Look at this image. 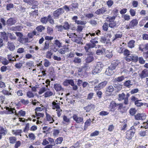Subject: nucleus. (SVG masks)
<instances>
[{
  "instance_id": "1",
  "label": "nucleus",
  "mask_w": 148,
  "mask_h": 148,
  "mask_svg": "<svg viewBox=\"0 0 148 148\" xmlns=\"http://www.w3.org/2000/svg\"><path fill=\"white\" fill-rule=\"evenodd\" d=\"M5 109L8 110V114H11L15 113V115L18 117L24 116L25 114V112L22 110H20L18 111V113H17L16 112V111L14 108H12L6 107H5Z\"/></svg>"
},
{
  "instance_id": "2",
  "label": "nucleus",
  "mask_w": 148,
  "mask_h": 148,
  "mask_svg": "<svg viewBox=\"0 0 148 148\" xmlns=\"http://www.w3.org/2000/svg\"><path fill=\"white\" fill-rule=\"evenodd\" d=\"M118 61L114 60L112 62L110 66L106 70V73L108 75H110L113 73L112 71L115 69L116 66L118 65Z\"/></svg>"
},
{
  "instance_id": "3",
  "label": "nucleus",
  "mask_w": 148,
  "mask_h": 148,
  "mask_svg": "<svg viewBox=\"0 0 148 148\" xmlns=\"http://www.w3.org/2000/svg\"><path fill=\"white\" fill-rule=\"evenodd\" d=\"M62 46V43L59 40L56 39L53 42V45L51 46V49L54 51H57Z\"/></svg>"
},
{
  "instance_id": "4",
  "label": "nucleus",
  "mask_w": 148,
  "mask_h": 148,
  "mask_svg": "<svg viewBox=\"0 0 148 148\" xmlns=\"http://www.w3.org/2000/svg\"><path fill=\"white\" fill-rule=\"evenodd\" d=\"M138 23V21L136 19H132L128 25H126L125 28L127 29H133L136 26Z\"/></svg>"
},
{
  "instance_id": "5",
  "label": "nucleus",
  "mask_w": 148,
  "mask_h": 148,
  "mask_svg": "<svg viewBox=\"0 0 148 148\" xmlns=\"http://www.w3.org/2000/svg\"><path fill=\"white\" fill-rule=\"evenodd\" d=\"M84 49L86 52V55H90L92 54V44L90 43H86L84 46Z\"/></svg>"
},
{
  "instance_id": "6",
  "label": "nucleus",
  "mask_w": 148,
  "mask_h": 148,
  "mask_svg": "<svg viewBox=\"0 0 148 148\" xmlns=\"http://www.w3.org/2000/svg\"><path fill=\"white\" fill-rule=\"evenodd\" d=\"M125 59L128 62L132 61L133 62L136 63L138 61V58L137 56L132 55L129 57H125Z\"/></svg>"
},
{
  "instance_id": "7",
  "label": "nucleus",
  "mask_w": 148,
  "mask_h": 148,
  "mask_svg": "<svg viewBox=\"0 0 148 148\" xmlns=\"http://www.w3.org/2000/svg\"><path fill=\"white\" fill-rule=\"evenodd\" d=\"M72 117L73 120L77 123H82L83 122V117L79 116L78 114H73Z\"/></svg>"
},
{
  "instance_id": "8",
  "label": "nucleus",
  "mask_w": 148,
  "mask_h": 148,
  "mask_svg": "<svg viewBox=\"0 0 148 148\" xmlns=\"http://www.w3.org/2000/svg\"><path fill=\"white\" fill-rule=\"evenodd\" d=\"M75 33L72 34L71 35V37L69 36V38H71V40L76 43L78 44H80L81 42V38L77 36V35H75Z\"/></svg>"
},
{
  "instance_id": "9",
  "label": "nucleus",
  "mask_w": 148,
  "mask_h": 148,
  "mask_svg": "<svg viewBox=\"0 0 148 148\" xmlns=\"http://www.w3.org/2000/svg\"><path fill=\"white\" fill-rule=\"evenodd\" d=\"M103 64L101 62H97L95 66V68L93 70V73H97L100 71L102 67Z\"/></svg>"
},
{
  "instance_id": "10",
  "label": "nucleus",
  "mask_w": 148,
  "mask_h": 148,
  "mask_svg": "<svg viewBox=\"0 0 148 148\" xmlns=\"http://www.w3.org/2000/svg\"><path fill=\"white\" fill-rule=\"evenodd\" d=\"M135 132L130 129L126 132L125 137L128 140H131L134 136Z\"/></svg>"
},
{
  "instance_id": "11",
  "label": "nucleus",
  "mask_w": 148,
  "mask_h": 148,
  "mask_svg": "<svg viewBox=\"0 0 148 148\" xmlns=\"http://www.w3.org/2000/svg\"><path fill=\"white\" fill-rule=\"evenodd\" d=\"M108 83L107 81H104L99 84L98 85L96 86L94 88V90L95 91L97 90H100L102 88L105 87Z\"/></svg>"
},
{
  "instance_id": "12",
  "label": "nucleus",
  "mask_w": 148,
  "mask_h": 148,
  "mask_svg": "<svg viewBox=\"0 0 148 148\" xmlns=\"http://www.w3.org/2000/svg\"><path fill=\"white\" fill-rule=\"evenodd\" d=\"M100 41L101 42L106 44L107 45H110L111 43L110 40L109 38H107V37L105 36H101L100 39Z\"/></svg>"
},
{
  "instance_id": "13",
  "label": "nucleus",
  "mask_w": 148,
  "mask_h": 148,
  "mask_svg": "<svg viewBox=\"0 0 148 148\" xmlns=\"http://www.w3.org/2000/svg\"><path fill=\"white\" fill-rule=\"evenodd\" d=\"M135 119L137 120H144L146 118V115L144 113H138L134 116Z\"/></svg>"
},
{
  "instance_id": "14",
  "label": "nucleus",
  "mask_w": 148,
  "mask_h": 148,
  "mask_svg": "<svg viewBox=\"0 0 148 148\" xmlns=\"http://www.w3.org/2000/svg\"><path fill=\"white\" fill-rule=\"evenodd\" d=\"M64 12L63 9L60 8L57 9L53 12V15L55 18H58L60 15Z\"/></svg>"
},
{
  "instance_id": "15",
  "label": "nucleus",
  "mask_w": 148,
  "mask_h": 148,
  "mask_svg": "<svg viewBox=\"0 0 148 148\" xmlns=\"http://www.w3.org/2000/svg\"><path fill=\"white\" fill-rule=\"evenodd\" d=\"M6 47L10 51H13L15 49V47L14 44L11 41H8L7 43Z\"/></svg>"
},
{
  "instance_id": "16",
  "label": "nucleus",
  "mask_w": 148,
  "mask_h": 148,
  "mask_svg": "<svg viewBox=\"0 0 148 148\" xmlns=\"http://www.w3.org/2000/svg\"><path fill=\"white\" fill-rule=\"evenodd\" d=\"M139 75L142 79L148 77V70L147 69H145L143 70L141 72L140 74H139Z\"/></svg>"
},
{
  "instance_id": "17",
  "label": "nucleus",
  "mask_w": 148,
  "mask_h": 148,
  "mask_svg": "<svg viewBox=\"0 0 148 148\" xmlns=\"http://www.w3.org/2000/svg\"><path fill=\"white\" fill-rule=\"evenodd\" d=\"M107 11V8L105 7H103L97 9L95 13L98 15L103 14L106 12Z\"/></svg>"
},
{
  "instance_id": "18",
  "label": "nucleus",
  "mask_w": 148,
  "mask_h": 148,
  "mask_svg": "<svg viewBox=\"0 0 148 148\" xmlns=\"http://www.w3.org/2000/svg\"><path fill=\"white\" fill-rule=\"evenodd\" d=\"M117 104L114 101H112L109 106V108L111 111H114L116 110V107L117 106Z\"/></svg>"
},
{
  "instance_id": "19",
  "label": "nucleus",
  "mask_w": 148,
  "mask_h": 148,
  "mask_svg": "<svg viewBox=\"0 0 148 148\" xmlns=\"http://www.w3.org/2000/svg\"><path fill=\"white\" fill-rule=\"evenodd\" d=\"M0 36L1 38H2L4 41L5 42H8V34H7L5 32L1 33Z\"/></svg>"
},
{
  "instance_id": "20",
  "label": "nucleus",
  "mask_w": 148,
  "mask_h": 148,
  "mask_svg": "<svg viewBox=\"0 0 148 148\" xmlns=\"http://www.w3.org/2000/svg\"><path fill=\"white\" fill-rule=\"evenodd\" d=\"M114 88L113 86L110 85L106 88V93L108 95H111L112 92L114 91Z\"/></svg>"
},
{
  "instance_id": "21",
  "label": "nucleus",
  "mask_w": 148,
  "mask_h": 148,
  "mask_svg": "<svg viewBox=\"0 0 148 148\" xmlns=\"http://www.w3.org/2000/svg\"><path fill=\"white\" fill-rule=\"evenodd\" d=\"M74 82L73 79H66L63 83V85L65 86H67L69 85H70L71 86L74 85Z\"/></svg>"
},
{
  "instance_id": "22",
  "label": "nucleus",
  "mask_w": 148,
  "mask_h": 148,
  "mask_svg": "<svg viewBox=\"0 0 148 148\" xmlns=\"http://www.w3.org/2000/svg\"><path fill=\"white\" fill-rule=\"evenodd\" d=\"M46 116L47 121L49 122L50 123H52L54 122V120L53 118L47 112L46 113Z\"/></svg>"
},
{
  "instance_id": "23",
  "label": "nucleus",
  "mask_w": 148,
  "mask_h": 148,
  "mask_svg": "<svg viewBox=\"0 0 148 148\" xmlns=\"http://www.w3.org/2000/svg\"><path fill=\"white\" fill-rule=\"evenodd\" d=\"M78 3L76 1L72 2V4L69 5V7L72 10H73L78 7Z\"/></svg>"
},
{
  "instance_id": "24",
  "label": "nucleus",
  "mask_w": 148,
  "mask_h": 148,
  "mask_svg": "<svg viewBox=\"0 0 148 148\" xmlns=\"http://www.w3.org/2000/svg\"><path fill=\"white\" fill-rule=\"evenodd\" d=\"M122 123L121 130V131H125L127 129V120L126 119L124 120Z\"/></svg>"
},
{
  "instance_id": "25",
  "label": "nucleus",
  "mask_w": 148,
  "mask_h": 148,
  "mask_svg": "<svg viewBox=\"0 0 148 148\" xmlns=\"http://www.w3.org/2000/svg\"><path fill=\"white\" fill-rule=\"evenodd\" d=\"M54 88L55 90L57 91L63 90L60 84H55L54 85Z\"/></svg>"
},
{
  "instance_id": "26",
  "label": "nucleus",
  "mask_w": 148,
  "mask_h": 148,
  "mask_svg": "<svg viewBox=\"0 0 148 148\" xmlns=\"http://www.w3.org/2000/svg\"><path fill=\"white\" fill-rule=\"evenodd\" d=\"M16 22L15 19L11 18L8 19L7 21V23L8 25H12L14 24Z\"/></svg>"
},
{
  "instance_id": "27",
  "label": "nucleus",
  "mask_w": 148,
  "mask_h": 148,
  "mask_svg": "<svg viewBox=\"0 0 148 148\" xmlns=\"http://www.w3.org/2000/svg\"><path fill=\"white\" fill-rule=\"evenodd\" d=\"M60 103H56L55 101H53L52 103V108L54 110L60 109Z\"/></svg>"
},
{
  "instance_id": "28",
  "label": "nucleus",
  "mask_w": 148,
  "mask_h": 148,
  "mask_svg": "<svg viewBox=\"0 0 148 148\" xmlns=\"http://www.w3.org/2000/svg\"><path fill=\"white\" fill-rule=\"evenodd\" d=\"M7 133V130L5 127L0 126V134L4 136Z\"/></svg>"
},
{
  "instance_id": "29",
  "label": "nucleus",
  "mask_w": 148,
  "mask_h": 148,
  "mask_svg": "<svg viewBox=\"0 0 148 148\" xmlns=\"http://www.w3.org/2000/svg\"><path fill=\"white\" fill-rule=\"evenodd\" d=\"M98 39V38H97L96 37L94 39H93V40H94V41H93V48H99L101 46L98 44V41L97 40H95Z\"/></svg>"
},
{
  "instance_id": "30",
  "label": "nucleus",
  "mask_w": 148,
  "mask_h": 148,
  "mask_svg": "<svg viewBox=\"0 0 148 148\" xmlns=\"http://www.w3.org/2000/svg\"><path fill=\"white\" fill-rule=\"evenodd\" d=\"M19 41L20 43L24 44L28 42V39L27 37H22L20 38H19Z\"/></svg>"
},
{
  "instance_id": "31",
  "label": "nucleus",
  "mask_w": 148,
  "mask_h": 148,
  "mask_svg": "<svg viewBox=\"0 0 148 148\" xmlns=\"http://www.w3.org/2000/svg\"><path fill=\"white\" fill-rule=\"evenodd\" d=\"M135 41L133 40H130L127 43L128 47L130 48H134L135 46Z\"/></svg>"
},
{
  "instance_id": "32",
  "label": "nucleus",
  "mask_w": 148,
  "mask_h": 148,
  "mask_svg": "<svg viewBox=\"0 0 148 148\" xmlns=\"http://www.w3.org/2000/svg\"><path fill=\"white\" fill-rule=\"evenodd\" d=\"M124 85L127 88H130L133 85V84L132 83L130 80H128L124 82Z\"/></svg>"
},
{
  "instance_id": "33",
  "label": "nucleus",
  "mask_w": 148,
  "mask_h": 148,
  "mask_svg": "<svg viewBox=\"0 0 148 148\" xmlns=\"http://www.w3.org/2000/svg\"><path fill=\"white\" fill-rule=\"evenodd\" d=\"M87 57L86 59V63H90L92 61V54L90 55H86Z\"/></svg>"
},
{
  "instance_id": "34",
  "label": "nucleus",
  "mask_w": 148,
  "mask_h": 148,
  "mask_svg": "<svg viewBox=\"0 0 148 148\" xmlns=\"http://www.w3.org/2000/svg\"><path fill=\"white\" fill-rule=\"evenodd\" d=\"M118 99L119 101H122L123 100H125V95L123 93L119 95Z\"/></svg>"
},
{
  "instance_id": "35",
  "label": "nucleus",
  "mask_w": 148,
  "mask_h": 148,
  "mask_svg": "<svg viewBox=\"0 0 148 148\" xmlns=\"http://www.w3.org/2000/svg\"><path fill=\"white\" fill-rule=\"evenodd\" d=\"M91 120L90 119H88L85 123V125L84 127V130H86L87 127L89 126L90 124Z\"/></svg>"
},
{
  "instance_id": "36",
  "label": "nucleus",
  "mask_w": 148,
  "mask_h": 148,
  "mask_svg": "<svg viewBox=\"0 0 148 148\" xmlns=\"http://www.w3.org/2000/svg\"><path fill=\"white\" fill-rule=\"evenodd\" d=\"M35 113L36 116L35 115H33V117L35 118L36 117H37V119H39L40 117H43L44 116V114L43 113L37 112H35Z\"/></svg>"
},
{
  "instance_id": "37",
  "label": "nucleus",
  "mask_w": 148,
  "mask_h": 148,
  "mask_svg": "<svg viewBox=\"0 0 148 148\" xmlns=\"http://www.w3.org/2000/svg\"><path fill=\"white\" fill-rule=\"evenodd\" d=\"M8 37L11 40H15L16 39V37L14 34L11 33H8Z\"/></svg>"
},
{
  "instance_id": "38",
  "label": "nucleus",
  "mask_w": 148,
  "mask_h": 148,
  "mask_svg": "<svg viewBox=\"0 0 148 148\" xmlns=\"http://www.w3.org/2000/svg\"><path fill=\"white\" fill-rule=\"evenodd\" d=\"M48 21V18L46 16L42 17L40 19V21L43 24H46Z\"/></svg>"
},
{
  "instance_id": "39",
  "label": "nucleus",
  "mask_w": 148,
  "mask_h": 148,
  "mask_svg": "<svg viewBox=\"0 0 148 148\" xmlns=\"http://www.w3.org/2000/svg\"><path fill=\"white\" fill-rule=\"evenodd\" d=\"M63 140V138L62 137H60L57 138L55 141V144H60Z\"/></svg>"
},
{
  "instance_id": "40",
  "label": "nucleus",
  "mask_w": 148,
  "mask_h": 148,
  "mask_svg": "<svg viewBox=\"0 0 148 148\" xmlns=\"http://www.w3.org/2000/svg\"><path fill=\"white\" fill-rule=\"evenodd\" d=\"M130 95L129 93H127L125 95V99L123 102L124 104L127 105L129 103L128 98L130 97Z\"/></svg>"
},
{
  "instance_id": "41",
  "label": "nucleus",
  "mask_w": 148,
  "mask_h": 148,
  "mask_svg": "<svg viewBox=\"0 0 148 148\" xmlns=\"http://www.w3.org/2000/svg\"><path fill=\"white\" fill-rule=\"evenodd\" d=\"M53 95V92L49 90L47 91L44 94V96L45 97H47L52 96Z\"/></svg>"
},
{
  "instance_id": "42",
  "label": "nucleus",
  "mask_w": 148,
  "mask_h": 148,
  "mask_svg": "<svg viewBox=\"0 0 148 148\" xmlns=\"http://www.w3.org/2000/svg\"><path fill=\"white\" fill-rule=\"evenodd\" d=\"M50 90L49 88H46L45 87H42L40 88L39 92V94L40 95H41L45 92L47 91V90Z\"/></svg>"
},
{
  "instance_id": "43",
  "label": "nucleus",
  "mask_w": 148,
  "mask_h": 148,
  "mask_svg": "<svg viewBox=\"0 0 148 148\" xmlns=\"http://www.w3.org/2000/svg\"><path fill=\"white\" fill-rule=\"evenodd\" d=\"M108 23L106 22L104 23L102 26L103 30L106 32L107 31L108 28Z\"/></svg>"
},
{
  "instance_id": "44",
  "label": "nucleus",
  "mask_w": 148,
  "mask_h": 148,
  "mask_svg": "<svg viewBox=\"0 0 148 148\" xmlns=\"http://www.w3.org/2000/svg\"><path fill=\"white\" fill-rule=\"evenodd\" d=\"M122 36L123 35L121 32H120L119 33H118L116 34L115 35V37L113 40V41L116 40L118 38H121L122 37Z\"/></svg>"
},
{
  "instance_id": "45",
  "label": "nucleus",
  "mask_w": 148,
  "mask_h": 148,
  "mask_svg": "<svg viewBox=\"0 0 148 148\" xmlns=\"http://www.w3.org/2000/svg\"><path fill=\"white\" fill-rule=\"evenodd\" d=\"M129 112L131 116H134L136 112V110L135 108H132L130 109L129 110Z\"/></svg>"
},
{
  "instance_id": "46",
  "label": "nucleus",
  "mask_w": 148,
  "mask_h": 148,
  "mask_svg": "<svg viewBox=\"0 0 148 148\" xmlns=\"http://www.w3.org/2000/svg\"><path fill=\"white\" fill-rule=\"evenodd\" d=\"M9 140L10 143L14 144L15 143L16 140V138L15 137L12 136L9 138Z\"/></svg>"
},
{
  "instance_id": "47",
  "label": "nucleus",
  "mask_w": 148,
  "mask_h": 148,
  "mask_svg": "<svg viewBox=\"0 0 148 148\" xmlns=\"http://www.w3.org/2000/svg\"><path fill=\"white\" fill-rule=\"evenodd\" d=\"M115 16H113L112 17H107V21L110 22H114V21L116 18Z\"/></svg>"
},
{
  "instance_id": "48",
  "label": "nucleus",
  "mask_w": 148,
  "mask_h": 148,
  "mask_svg": "<svg viewBox=\"0 0 148 148\" xmlns=\"http://www.w3.org/2000/svg\"><path fill=\"white\" fill-rule=\"evenodd\" d=\"M63 26L65 30H68L69 29L70 25L66 21L64 23V25Z\"/></svg>"
},
{
  "instance_id": "49",
  "label": "nucleus",
  "mask_w": 148,
  "mask_h": 148,
  "mask_svg": "<svg viewBox=\"0 0 148 148\" xmlns=\"http://www.w3.org/2000/svg\"><path fill=\"white\" fill-rule=\"evenodd\" d=\"M47 140L51 145L54 146L55 145V142L53 138L49 137L47 138Z\"/></svg>"
},
{
  "instance_id": "50",
  "label": "nucleus",
  "mask_w": 148,
  "mask_h": 148,
  "mask_svg": "<svg viewBox=\"0 0 148 148\" xmlns=\"http://www.w3.org/2000/svg\"><path fill=\"white\" fill-rule=\"evenodd\" d=\"M148 132L147 130L145 131H141L139 133V134L141 136H144L147 135L146 134Z\"/></svg>"
},
{
  "instance_id": "51",
  "label": "nucleus",
  "mask_w": 148,
  "mask_h": 148,
  "mask_svg": "<svg viewBox=\"0 0 148 148\" xmlns=\"http://www.w3.org/2000/svg\"><path fill=\"white\" fill-rule=\"evenodd\" d=\"M73 62L77 64H79L81 62V59L78 57H76L74 58Z\"/></svg>"
},
{
  "instance_id": "52",
  "label": "nucleus",
  "mask_w": 148,
  "mask_h": 148,
  "mask_svg": "<svg viewBox=\"0 0 148 148\" xmlns=\"http://www.w3.org/2000/svg\"><path fill=\"white\" fill-rule=\"evenodd\" d=\"M20 102L25 105H26L29 103V101L28 100H25L24 99H21Z\"/></svg>"
},
{
  "instance_id": "53",
  "label": "nucleus",
  "mask_w": 148,
  "mask_h": 148,
  "mask_svg": "<svg viewBox=\"0 0 148 148\" xmlns=\"http://www.w3.org/2000/svg\"><path fill=\"white\" fill-rule=\"evenodd\" d=\"M141 100H136L135 102V104L136 105V106L138 107H140L141 106H142L143 105V104L142 102H139V101H140Z\"/></svg>"
},
{
  "instance_id": "54",
  "label": "nucleus",
  "mask_w": 148,
  "mask_h": 148,
  "mask_svg": "<svg viewBox=\"0 0 148 148\" xmlns=\"http://www.w3.org/2000/svg\"><path fill=\"white\" fill-rule=\"evenodd\" d=\"M45 29V27L42 25L39 26L36 28V29L37 31L39 32H41L43 30Z\"/></svg>"
},
{
  "instance_id": "55",
  "label": "nucleus",
  "mask_w": 148,
  "mask_h": 148,
  "mask_svg": "<svg viewBox=\"0 0 148 148\" xmlns=\"http://www.w3.org/2000/svg\"><path fill=\"white\" fill-rule=\"evenodd\" d=\"M53 32V29L52 28L48 26L47 28V33L51 35Z\"/></svg>"
},
{
  "instance_id": "56",
  "label": "nucleus",
  "mask_w": 148,
  "mask_h": 148,
  "mask_svg": "<svg viewBox=\"0 0 148 148\" xmlns=\"http://www.w3.org/2000/svg\"><path fill=\"white\" fill-rule=\"evenodd\" d=\"M36 31L34 30L32 32L28 34V36L29 38H32L34 36V34H36Z\"/></svg>"
},
{
  "instance_id": "57",
  "label": "nucleus",
  "mask_w": 148,
  "mask_h": 148,
  "mask_svg": "<svg viewBox=\"0 0 148 148\" xmlns=\"http://www.w3.org/2000/svg\"><path fill=\"white\" fill-rule=\"evenodd\" d=\"M95 91L96 92L97 96L98 97L99 99H101L102 97V92L99 90H97Z\"/></svg>"
},
{
  "instance_id": "58",
  "label": "nucleus",
  "mask_w": 148,
  "mask_h": 148,
  "mask_svg": "<svg viewBox=\"0 0 148 148\" xmlns=\"http://www.w3.org/2000/svg\"><path fill=\"white\" fill-rule=\"evenodd\" d=\"M118 11L119 10L118 9L116 8H115L112 11V13L113 15H114V16H115L116 17L117 15V13H118Z\"/></svg>"
},
{
  "instance_id": "59",
  "label": "nucleus",
  "mask_w": 148,
  "mask_h": 148,
  "mask_svg": "<svg viewBox=\"0 0 148 148\" xmlns=\"http://www.w3.org/2000/svg\"><path fill=\"white\" fill-rule=\"evenodd\" d=\"M124 79V76L123 75H122L116 78L115 79L116 81L118 82H121L123 81Z\"/></svg>"
},
{
  "instance_id": "60",
  "label": "nucleus",
  "mask_w": 148,
  "mask_h": 148,
  "mask_svg": "<svg viewBox=\"0 0 148 148\" xmlns=\"http://www.w3.org/2000/svg\"><path fill=\"white\" fill-rule=\"evenodd\" d=\"M49 48V43L48 41H46L45 43V45L44 48L43 49V50H46L48 49Z\"/></svg>"
},
{
  "instance_id": "61",
  "label": "nucleus",
  "mask_w": 148,
  "mask_h": 148,
  "mask_svg": "<svg viewBox=\"0 0 148 148\" xmlns=\"http://www.w3.org/2000/svg\"><path fill=\"white\" fill-rule=\"evenodd\" d=\"M92 107V105H88V106L84 107V108L85 110H86V112L90 111V110H91Z\"/></svg>"
},
{
  "instance_id": "62",
  "label": "nucleus",
  "mask_w": 148,
  "mask_h": 148,
  "mask_svg": "<svg viewBox=\"0 0 148 148\" xmlns=\"http://www.w3.org/2000/svg\"><path fill=\"white\" fill-rule=\"evenodd\" d=\"M27 96L29 98L33 97L34 96L33 93L31 91L28 92L27 93Z\"/></svg>"
},
{
  "instance_id": "63",
  "label": "nucleus",
  "mask_w": 148,
  "mask_h": 148,
  "mask_svg": "<svg viewBox=\"0 0 148 148\" xmlns=\"http://www.w3.org/2000/svg\"><path fill=\"white\" fill-rule=\"evenodd\" d=\"M123 54L126 56L125 57H129V55H130L129 51L127 49H125L123 52Z\"/></svg>"
},
{
  "instance_id": "64",
  "label": "nucleus",
  "mask_w": 148,
  "mask_h": 148,
  "mask_svg": "<svg viewBox=\"0 0 148 148\" xmlns=\"http://www.w3.org/2000/svg\"><path fill=\"white\" fill-rule=\"evenodd\" d=\"M66 49L65 48L60 49L58 50V52L62 54H64L66 52Z\"/></svg>"
}]
</instances>
